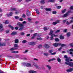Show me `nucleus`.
<instances>
[{"instance_id": "obj_1", "label": "nucleus", "mask_w": 73, "mask_h": 73, "mask_svg": "<svg viewBox=\"0 0 73 73\" xmlns=\"http://www.w3.org/2000/svg\"><path fill=\"white\" fill-rule=\"evenodd\" d=\"M17 25H19L20 29H19V31H22L23 29H24V25L21 24L20 23L18 22L17 24Z\"/></svg>"}, {"instance_id": "obj_2", "label": "nucleus", "mask_w": 73, "mask_h": 73, "mask_svg": "<svg viewBox=\"0 0 73 73\" xmlns=\"http://www.w3.org/2000/svg\"><path fill=\"white\" fill-rule=\"evenodd\" d=\"M53 32H54V31L52 30V29H50V31L49 33V35H50L51 36H54V37H58V35H55L54 34H53Z\"/></svg>"}, {"instance_id": "obj_3", "label": "nucleus", "mask_w": 73, "mask_h": 73, "mask_svg": "<svg viewBox=\"0 0 73 73\" xmlns=\"http://www.w3.org/2000/svg\"><path fill=\"white\" fill-rule=\"evenodd\" d=\"M10 10L11 11H16L15 13V14L16 15H17V14H18V13H19L20 12V11H19L16 8H15L12 7L10 9Z\"/></svg>"}, {"instance_id": "obj_4", "label": "nucleus", "mask_w": 73, "mask_h": 73, "mask_svg": "<svg viewBox=\"0 0 73 73\" xmlns=\"http://www.w3.org/2000/svg\"><path fill=\"white\" fill-rule=\"evenodd\" d=\"M33 65L37 69H41V68H40V67L38 66L35 63H33Z\"/></svg>"}, {"instance_id": "obj_5", "label": "nucleus", "mask_w": 73, "mask_h": 73, "mask_svg": "<svg viewBox=\"0 0 73 73\" xmlns=\"http://www.w3.org/2000/svg\"><path fill=\"white\" fill-rule=\"evenodd\" d=\"M61 45V43L56 42L54 43L53 46L54 47H57L58 45Z\"/></svg>"}, {"instance_id": "obj_6", "label": "nucleus", "mask_w": 73, "mask_h": 73, "mask_svg": "<svg viewBox=\"0 0 73 73\" xmlns=\"http://www.w3.org/2000/svg\"><path fill=\"white\" fill-rule=\"evenodd\" d=\"M44 46L46 49H47L48 48H49L50 46L49 45V44H45L44 45Z\"/></svg>"}, {"instance_id": "obj_7", "label": "nucleus", "mask_w": 73, "mask_h": 73, "mask_svg": "<svg viewBox=\"0 0 73 73\" xmlns=\"http://www.w3.org/2000/svg\"><path fill=\"white\" fill-rule=\"evenodd\" d=\"M3 28V25L1 24H0V32L1 31H3V29H2Z\"/></svg>"}, {"instance_id": "obj_8", "label": "nucleus", "mask_w": 73, "mask_h": 73, "mask_svg": "<svg viewBox=\"0 0 73 73\" xmlns=\"http://www.w3.org/2000/svg\"><path fill=\"white\" fill-rule=\"evenodd\" d=\"M60 21V20H58L56 21L55 22H53L52 23V24H53V25H56L57 24V23H58Z\"/></svg>"}, {"instance_id": "obj_9", "label": "nucleus", "mask_w": 73, "mask_h": 73, "mask_svg": "<svg viewBox=\"0 0 73 73\" xmlns=\"http://www.w3.org/2000/svg\"><path fill=\"white\" fill-rule=\"evenodd\" d=\"M14 48L16 49V50L17 49H18V48H19V46H18V44H15L14 45Z\"/></svg>"}, {"instance_id": "obj_10", "label": "nucleus", "mask_w": 73, "mask_h": 73, "mask_svg": "<svg viewBox=\"0 0 73 73\" xmlns=\"http://www.w3.org/2000/svg\"><path fill=\"white\" fill-rule=\"evenodd\" d=\"M73 69L71 68H70L68 70H66V71L67 72H72V71H73Z\"/></svg>"}, {"instance_id": "obj_11", "label": "nucleus", "mask_w": 73, "mask_h": 73, "mask_svg": "<svg viewBox=\"0 0 73 73\" xmlns=\"http://www.w3.org/2000/svg\"><path fill=\"white\" fill-rule=\"evenodd\" d=\"M29 72L30 73H36L37 71L33 70H30L29 71Z\"/></svg>"}, {"instance_id": "obj_12", "label": "nucleus", "mask_w": 73, "mask_h": 73, "mask_svg": "<svg viewBox=\"0 0 73 73\" xmlns=\"http://www.w3.org/2000/svg\"><path fill=\"white\" fill-rule=\"evenodd\" d=\"M68 16V13H66L64 15L62 16V17H66Z\"/></svg>"}, {"instance_id": "obj_13", "label": "nucleus", "mask_w": 73, "mask_h": 73, "mask_svg": "<svg viewBox=\"0 0 73 73\" xmlns=\"http://www.w3.org/2000/svg\"><path fill=\"white\" fill-rule=\"evenodd\" d=\"M15 42L16 44H18L19 42V40L18 39H16L15 40Z\"/></svg>"}, {"instance_id": "obj_14", "label": "nucleus", "mask_w": 73, "mask_h": 73, "mask_svg": "<svg viewBox=\"0 0 73 73\" xmlns=\"http://www.w3.org/2000/svg\"><path fill=\"white\" fill-rule=\"evenodd\" d=\"M26 66L28 67H31V64H30L29 63H27L26 64Z\"/></svg>"}, {"instance_id": "obj_15", "label": "nucleus", "mask_w": 73, "mask_h": 73, "mask_svg": "<svg viewBox=\"0 0 73 73\" xmlns=\"http://www.w3.org/2000/svg\"><path fill=\"white\" fill-rule=\"evenodd\" d=\"M69 58H68L66 59V62H65V64H66V62H67V63H70V62H69Z\"/></svg>"}, {"instance_id": "obj_16", "label": "nucleus", "mask_w": 73, "mask_h": 73, "mask_svg": "<svg viewBox=\"0 0 73 73\" xmlns=\"http://www.w3.org/2000/svg\"><path fill=\"white\" fill-rule=\"evenodd\" d=\"M70 35H71V33L70 32L68 33H67V36L68 37H69L70 36Z\"/></svg>"}, {"instance_id": "obj_17", "label": "nucleus", "mask_w": 73, "mask_h": 73, "mask_svg": "<svg viewBox=\"0 0 73 73\" xmlns=\"http://www.w3.org/2000/svg\"><path fill=\"white\" fill-rule=\"evenodd\" d=\"M49 29V27H44V31H48V29Z\"/></svg>"}, {"instance_id": "obj_18", "label": "nucleus", "mask_w": 73, "mask_h": 73, "mask_svg": "<svg viewBox=\"0 0 73 73\" xmlns=\"http://www.w3.org/2000/svg\"><path fill=\"white\" fill-rule=\"evenodd\" d=\"M35 11H36V13H37V14H38V15H39V14H40V11H38V10L37 9H35Z\"/></svg>"}, {"instance_id": "obj_19", "label": "nucleus", "mask_w": 73, "mask_h": 73, "mask_svg": "<svg viewBox=\"0 0 73 73\" xmlns=\"http://www.w3.org/2000/svg\"><path fill=\"white\" fill-rule=\"evenodd\" d=\"M46 67L48 68L49 70H51V67L49 65H46Z\"/></svg>"}, {"instance_id": "obj_20", "label": "nucleus", "mask_w": 73, "mask_h": 73, "mask_svg": "<svg viewBox=\"0 0 73 73\" xmlns=\"http://www.w3.org/2000/svg\"><path fill=\"white\" fill-rule=\"evenodd\" d=\"M53 37H54V36H53V35H52L50 37V40H54V38H53Z\"/></svg>"}, {"instance_id": "obj_21", "label": "nucleus", "mask_w": 73, "mask_h": 73, "mask_svg": "<svg viewBox=\"0 0 73 73\" xmlns=\"http://www.w3.org/2000/svg\"><path fill=\"white\" fill-rule=\"evenodd\" d=\"M17 34V33L16 32H13L12 33H11V35H15Z\"/></svg>"}, {"instance_id": "obj_22", "label": "nucleus", "mask_w": 73, "mask_h": 73, "mask_svg": "<svg viewBox=\"0 0 73 73\" xmlns=\"http://www.w3.org/2000/svg\"><path fill=\"white\" fill-rule=\"evenodd\" d=\"M16 50V49L14 48H12L10 49V50L11 51H13V50Z\"/></svg>"}, {"instance_id": "obj_23", "label": "nucleus", "mask_w": 73, "mask_h": 73, "mask_svg": "<svg viewBox=\"0 0 73 73\" xmlns=\"http://www.w3.org/2000/svg\"><path fill=\"white\" fill-rule=\"evenodd\" d=\"M57 60L58 61V62H60L61 61V59L59 58H58L57 59Z\"/></svg>"}, {"instance_id": "obj_24", "label": "nucleus", "mask_w": 73, "mask_h": 73, "mask_svg": "<svg viewBox=\"0 0 73 73\" xmlns=\"http://www.w3.org/2000/svg\"><path fill=\"white\" fill-rule=\"evenodd\" d=\"M60 39H64V36H63L60 35Z\"/></svg>"}, {"instance_id": "obj_25", "label": "nucleus", "mask_w": 73, "mask_h": 73, "mask_svg": "<svg viewBox=\"0 0 73 73\" xmlns=\"http://www.w3.org/2000/svg\"><path fill=\"white\" fill-rule=\"evenodd\" d=\"M46 10L47 11H52V10L51 9L47 8L46 9Z\"/></svg>"}, {"instance_id": "obj_26", "label": "nucleus", "mask_w": 73, "mask_h": 73, "mask_svg": "<svg viewBox=\"0 0 73 73\" xmlns=\"http://www.w3.org/2000/svg\"><path fill=\"white\" fill-rule=\"evenodd\" d=\"M9 27L11 28V29H12V30H13V29H14V28H13V27H12V26H11V25H9Z\"/></svg>"}, {"instance_id": "obj_27", "label": "nucleus", "mask_w": 73, "mask_h": 73, "mask_svg": "<svg viewBox=\"0 0 73 73\" xmlns=\"http://www.w3.org/2000/svg\"><path fill=\"white\" fill-rule=\"evenodd\" d=\"M41 3L42 4H44L45 3V0H41L40 1Z\"/></svg>"}, {"instance_id": "obj_28", "label": "nucleus", "mask_w": 73, "mask_h": 73, "mask_svg": "<svg viewBox=\"0 0 73 73\" xmlns=\"http://www.w3.org/2000/svg\"><path fill=\"white\" fill-rule=\"evenodd\" d=\"M36 39L37 40H42V38H36Z\"/></svg>"}, {"instance_id": "obj_29", "label": "nucleus", "mask_w": 73, "mask_h": 73, "mask_svg": "<svg viewBox=\"0 0 73 73\" xmlns=\"http://www.w3.org/2000/svg\"><path fill=\"white\" fill-rule=\"evenodd\" d=\"M55 41H57V42L59 41V39H58V38H55Z\"/></svg>"}, {"instance_id": "obj_30", "label": "nucleus", "mask_w": 73, "mask_h": 73, "mask_svg": "<svg viewBox=\"0 0 73 73\" xmlns=\"http://www.w3.org/2000/svg\"><path fill=\"white\" fill-rule=\"evenodd\" d=\"M27 15L28 16H31V14H30V12H29L27 13Z\"/></svg>"}, {"instance_id": "obj_31", "label": "nucleus", "mask_w": 73, "mask_h": 73, "mask_svg": "<svg viewBox=\"0 0 73 73\" xmlns=\"http://www.w3.org/2000/svg\"><path fill=\"white\" fill-rule=\"evenodd\" d=\"M66 9H65L64 10H63L62 11V13H65V12L66 11Z\"/></svg>"}, {"instance_id": "obj_32", "label": "nucleus", "mask_w": 73, "mask_h": 73, "mask_svg": "<svg viewBox=\"0 0 73 73\" xmlns=\"http://www.w3.org/2000/svg\"><path fill=\"white\" fill-rule=\"evenodd\" d=\"M55 0H49L48 1V2H50L51 3H52L53 2H54Z\"/></svg>"}, {"instance_id": "obj_33", "label": "nucleus", "mask_w": 73, "mask_h": 73, "mask_svg": "<svg viewBox=\"0 0 73 73\" xmlns=\"http://www.w3.org/2000/svg\"><path fill=\"white\" fill-rule=\"evenodd\" d=\"M28 44L30 45H33V42H28Z\"/></svg>"}, {"instance_id": "obj_34", "label": "nucleus", "mask_w": 73, "mask_h": 73, "mask_svg": "<svg viewBox=\"0 0 73 73\" xmlns=\"http://www.w3.org/2000/svg\"><path fill=\"white\" fill-rule=\"evenodd\" d=\"M5 24H9V21H6L5 22Z\"/></svg>"}, {"instance_id": "obj_35", "label": "nucleus", "mask_w": 73, "mask_h": 73, "mask_svg": "<svg viewBox=\"0 0 73 73\" xmlns=\"http://www.w3.org/2000/svg\"><path fill=\"white\" fill-rule=\"evenodd\" d=\"M53 52V50H48V53H52Z\"/></svg>"}, {"instance_id": "obj_36", "label": "nucleus", "mask_w": 73, "mask_h": 73, "mask_svg": "<svg viewBox=\"0 0 73 73\" xmlns=\"http://www.w3.org/2000/svg\"><path fill=\"white\" fill-rule=\"evenodd\" d=\"M56 8L57 9H60V8H61V6H57Z\"/></svg>"}, {"instance_id": "obj_37", "label": "nucleus", "mask_w": 73, "mask_h": 73, "mask_svg": "<svg viewBox=\"0 0 73 73\" xmlns=\"http://www.w3.org/2000/svg\"><path fill=\"white\" fill-rule=\"evenodd\" d=\"M27 40H23V41H22L23 43H26L27 42Z\"/></svg>"}, {"instance_id": "obj_38", "label": "nucleus", "mask_w": 73, "mask_h": 73, "mask_svg": "<svg viewBox=\"0 0 73 73\" xmlns=\"http://www.w3.org/2000/svg\"><path fill=\"white\" fill-rule=\"evenodd\" d=\"M36 44V43L35 42H33V45H35Z\"/></svg>"}, {"instance_id": "obj_39", "label": "nucleus", "mask_w": 73, "mask_h": 73, "mask_svg": "<svg viewBox=\"0 0 73 73\" xmlns=\"http://www.w3.org/2000/svg\"><path fill=\"white\" fill-rule=\"evenodd\" d=\"M13 14V13H12V12H10V16H12V15Z\"/></svg>"}, {"instance_id": "obj_40", "label": "nucleus", "mask_w": 73, "mask_h": 73, "mask_svg": "<svg viewBox=\"0 0 73 73\" xmlns=\"http://www.w3.org/2000/svg\"><path fill=\"white\" fill-rule=\"evenodd\" d=\"M44 55H45V56H48V53H44Z\"/></svg>"}, {"instance_id": "obj_41", "label": "nucleus", "mask_w": 73, "mask_h": 73, "mask_svg": "<svg viewBox=\"0 0 73 73\" xmlns=\"http://www.w3.org/2000/svg\"><path fill=\"white\" fill-rule=\"evenodd\" d=\"M42 45H40L38 46V48H41L42 47Z\"/></svg>"}, {"instance_id": "obj_42", "label": "nucleus", "mask_w": 73, "mask_h": 73, "mask_svg": "<svg viewBox=\"0 0 73 73\" xmlns=\"http://www.w3.org/2000/svg\"><path fill=\"white\" fill-rule=\"evenodd\" d=\"M15 18L16 19H19V17L18 16H15Z\"/></svg>"}, {"instance_id": "obj_43", "label": "nucleus", "mask_w": 73, "mask_h": 73, "mask_svg": "<svg viewBox=\"0 0 73 73\" xmlns=\"http://www.w3.org/2000/svg\"><path fill=\"white\" fill-rule=\"evenodd\" d=\"M33 60H35V61H38V59H37L36 58H34Z\"/></svg>"}, {"instance_id": "obj_44", "label": "nucleus", "mask_w": 73, "mask_h": 73, "mask_svg": "<svg viewBox=\"0 0 73 73\" xmlns=\"http://www.w3.org/2000/svg\"><path fill=\"white\" fill-rule=\"evenodd\" d=\"M60 32V30H58L56 31L55 33H58V32Z\"/></svg>"}, {"instance_id": "obj_45", "label": "nucleus", "mask_w": 73, "mask_h": 73, "mask_svg": "<svg viewBox=\"0 0 73 73\" xmlns=\"http://www.w3.org/2000/svg\"><path fill=\"white\" fill-rule=\"evenodd\" d=\"M61 46H66V45L64 44H62L61 45Z\"/></svg>"}, {"instance_id": "obj_46", "label": "nucleus", "mask_w": 73, "mask_h": 73, "mask_svg": "<svg viewBox=\"0 0 73 73\" xmlns=\"http://www.w3.org/2000/svg\"><path fill=\"white\" fill-rule=\"evenodd\" d=\"M52 13L53 14H56V11H52Z\"/></svg>"}, {"instance_id": "obj_47", "label": "nucleus", "mask_w": 73, "mask_h": 73, "mask_svg": "<svg viewBox=\"0 0 73 73\" xmlns=\"http://www.w3.org/2000/svg\"><path fill=\"white\" fill-rule=\"evenodd\" d=\"M56 54V52H54L51 53V54L52 55H54L55 54Z\"/></svg>"}, {"instance_id": "obj_48", "label": "nucleus", "mask_w": 73, "mask_h": 73, "mask_svg": "<svg viewBox=\"0 0 73 73\" xmlns=\"http://www.w3.org/2000/svg\"><path fill=\"white\" fill-rule=\"evenodd\" d=\"M6 45V44L5 43H2V46H5Z\"/></svg>"}, {"instance_id": "obj_49", "label": "nucleus", "mask_w": 73, "mask_h": 73, "mask_svg": "<svg viewBox=\"0 0 73 73\" xmlns=\"http://www.w3.org/2000/svg\"><path fill=\"white\" fill-rule=\"evenodd\" d=\"M69 51L70 52H73V48H71L69 50Z\"/></svg>"}, {"instance_id": "obj_50", "label": "nucleus", "mask_w": 73, "mask_h": 73, "mask_svg": "<svg viewBox=\"0 0 73 73\" xmlns=\"http://www.w3.org/2000/svg\"><path fill=\"white\" fill-rule=\"evenodd\" d=\"M18 29H19V27H15V29H16V30H18Z\"/></svg>"}, {"instance_id": "obj_51", "label": "nucleus", "mask_w": 73, "mask_h": 73, "mask_svg": "<svg viewBox=\"0 0 73 73\" xmlns=\"http://www.w3.org/2000/svg\"><path fill=\"white\" fill-rule=\"evenodd\" d=\"M25 33L23 32L21 33V35H22V36H23V35H24Z\"/></svg>"}, {"instance_id": "obj_52", "label": "nucleus", "mask_w": 73, "mask_h": 73, "mask_svg": "<svg viewBox=\"0 0 73 73\" xmlns=\"http://www.w3.org/2000/svg\"><path fill=\"white\" fill-rule=\"evenodd\" d=\"M19 21H23V18H20L19 19Z\"/></svg>"}, {"instance_id": "obj_53", "label": "nucleus", "mask_w": 73, "mask_h": 73, "mask_svg": "<svg viewBox=\"0 0 73 73\" xmlns=\"http://www.w3.org/2000/svg\"><path fill=\"white\" fill-rule=\"evenodd\" d=\"M6 16H7V17H9V16H10V14H6Z\"/></svg>"}, {"instance_id": "obj_54", "label": "nucleus", "mask_w": 73, "mask_h": 73, "mask_svg": "<svg viewBox=\"0 0 73 73\" xmlns=\"http://www.w3.org/2000/svg\"><path fill=\"white\" fill-rule=\"evenodd\" d=\"M70 45L71 47H73V44L72 43H71L70 44Z\"/></svg>"}, {"instance_id": "obj_55", "label": "nucleus", "mask_w": 73, "mask_h": 73, "mask_svg": "<svg viewBox=\"0 0 73 73\" xmlns=\"http://www.w3.org/2000/svg\"><path fill=\"white\" fill-rule=\"evenodd\" d=\"M28 52V50H26L24 52L25 53H27Z\"/></svg>"}, {"instance_id": "obj_56", "label": "nucleus", "mask_w": 73, "mask_h": 73, "mask_svg": "<svg viewBox=\"0 0 73 73\" xmlns=\"http://www.w3.org/2000/svg\"><path fill=\"white\" fill-rule=\"evenodd\" d=\"M51 61H54V60H56V59H55L54 58H53L52 59H51Z\"/></svg>"}, {"instance_id": "obj_57", "label": "nucleus", "mask_w": 73, "mask_h": 73, "mask_svg": "<svg viewBox=\"0 0 73 73\" xmlns=\"http://www.w3.org/2000/svg\"><path fill=\"white\" fill-rule=\"evenodd\" d=\"M21 1H22V0H18L17 1V2H18V3H20V2H21Z\"/></svg>"}, {"instance_id": "obj_58", "label": "nucleus", "mask_w": 73, "mask_h": 73, "mask_svg": "<svg viewBox=\"0 0 73 73\" xmlns=\"http://www.w3.org/2000/svg\"><path fill=\"white\" fill-rule=\"evenodd\" d=\"M41 68L43 69H45V68H44V66H41Z\"/></svg>"}, {"instance_id": "obj_59", "label": "nucleus", "mask_w": 73, "mask_h": 73, "mask_svg": "<svg viewBox=\"0 0 73 73\" xmlns=\"http://www.w3.org/2000/svg\"><path fill=\"white\" fill-rule=\"evenodd\" d=\"M6 33H9V31H6Z\"/></svg>"}, {"instance_id": "obj_60", "label": "nucleus", "mask_w": 73, "mask_h": 73, "mask_svg": "<svg viewBox=\"0 0 73 73\" xmlns=\"http://www.w3.org/2000/svg\"><path fill=\"white\" fill-rule=\"evenodd\" d=\"M30 35V34H28L27 35V37H28Z\"/></svg>"}, {"instance_id": "obj_61", "label": "nucleus", "mask_w": 73, "mask_h": 73, "mask_svg": "<svg viewBox=\"0 0 73 73\" xmlns=\"http://www.w3.org/2000/svg\"><path fill=\"white\" fill-rule=\"evenodd\" d=\"M15 57L16 58H19V55H16L15 56Z\"/></svg>"}, {"instance_id": "obj_62", "label": "nucleus", "mask_w": 73, "mask_h": 73, "mask_svg": "<svg viewBox=\"0 0 73 73\" xmlns=\"http://www.w3.org/2000/svg\"><path fill=\"white\" fill-rule=\"evenodd\" d=\"M25 16H26L25 15V14L23 15V17L25 18Z\"/></svg>"}, {"instance_id": "obj_63", "label": "nucleus", "mask_w": 73, "mask_h": 73, "mask_svg": "<svg viewBox=\"0 0 73 73\" xmlns=\"http://www.w3.org/2000/svg\"><path fill=\"white\" fill-rule=\"evenodd\" d=\"M64 32H67V29H65L64 31Z\"/></svg>"}, {"instance_id": "obj_64", "label": "nucleus", "mask_w": 73, "mask_h": 73, "mask_svg": "<svg viewBox=\"0 0 73 73\" xmlns=\"http://www.w3.org/2000/svg\"><path fill=\"white\" fill-rule=\"evenodd\" d=\"M73 22V20H72L70 21V24H71V23H72Z\"/></svg>"}]
</instances>
